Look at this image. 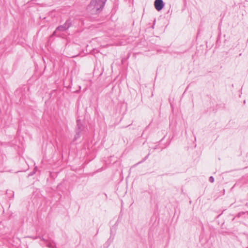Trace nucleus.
<instances>
[{"mask_svg": "<svg viewBox=\"0 0 248 248\" xmlns=\"http://www.w3.org/2000/svg\"><path fill=\"white\" fill-rule=\"evenodd\" d=\"M107 0H93L87 7L89 12L92 14H97L98 11L102 9Z\"/></svg>", "mask_w": 248, "mask_h": 248, "instance_id": "obj_1", "label": "nucleus"}, {"mask_svg": "<svg viewBox=\"0 0 248 248\" xmlns=\"http://www.w3.org/2000/svg\"><path fill=\"white\" fill-rule=\"evenodd\" d=\"M70 26V23L69 21H66L65 23L61 26H60L58 27L55 31L54 32V34L56 33V31H65L67 30L69 27Z\"/></svg>", "mask_w": 248, "mask_h": 248, "instance_id": "obj_2", "label": "nucleus"}, {"mask_svg": "<svg viewBox=\"0 0 248 248\" xmlns=\"http://www.w3.org/2000/svg\"><path fill=\"white\" fill-rule=\"evenodd\" d=\"M154 4L155 9L158 11L163 8L164 5L162 0H155Z\"/></svg>", "mask_w": 248, "mask_h": 248, "instance_id": "obj_3", "label": "nucleus"}, {"mask_svg": "<svg viewBox=\"0 0 248 248\" xmlns=\"http://www.w3.org/2000/svg\"><path fill=\"white\" fill-rule=\"evenodd\" d=\"M46 246L49 248H54L55 246L53 243L47 241L46 242Z\"/></svg>", "mask_w": 248, "mask_h": 248, "instance_id": "obj_4", "label": "nucleus"}, {"mask_svg": "<svg viewBox=\"0 0 248 248\" xmlns=\"http://www.w3.org/2000/svg\"><path fill=\"white\" fill-rule=\"evenodd\" d=\"M77 125L78 127V130L77 132V135L78 136L79 132L81 131V126L80 124L79 120H77Z\"/></svg>", "mask_w": 248, "mask_h": 248, "instance_id": "obj_5", "label": "nucleus"}, {"mask_svg": "<svg viewBox=\"0 0 248 248\" xmlns=\"http://www.w3.org/2000/svg\"><path fill=\"white\" fill-rule=\"evenodd\" d=\"M209 181L211 182V183H213L214 182V178H213V176H210L209 177Z\"/></svg>", "mask_w": 248, "mask_h": 248, "instance_id": "obj_6", "label": "nucleus"}, {"mask_svg": "<svg viewBox=\"0 0 248 248\" xmlns=\"http://www.w3.org/2000/svg\"><path fill=\"white\" fill-rule=\"evenodd\" d=\"M41 240L45 241V239L43 237L41 238Z\"/></svg>", "mask_w": 248, "mask_h": 248, "instance_id": "obj_7", "label": "nucleus"}]
</instances>
